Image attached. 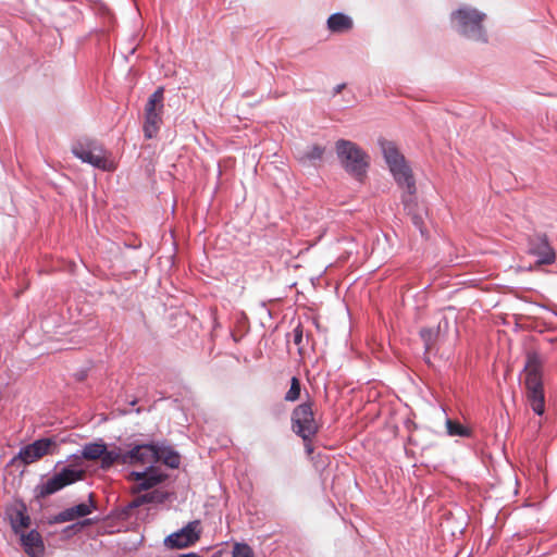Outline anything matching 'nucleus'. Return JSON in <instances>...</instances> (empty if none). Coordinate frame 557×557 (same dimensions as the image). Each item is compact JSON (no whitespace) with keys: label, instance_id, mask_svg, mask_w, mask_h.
<instances>
[{"label":"nucleus","instance_id":"nucleus-1","mask_svg":"<svg viewBox=\"0 0 557 557\" xmlns=\"http://www.w3.org/2000/svg\"><path fill=\"white\" fill-rule=\"evenodd\" d=\"M380 146L394 180L397 185L405 190L403 195V202L407 209L409 208L417 191L411 168L405 160V157L398 151L394 143L380 140Z\"/></svg>","mask_w":557,"mask_h":557},{"label":"nucleus","instance_id":"nucleus-2","mask_svg":"<svg viewBox=\"0 0 557 557\" xmlns=\"http://www.w3.org/2000/svg\"><path fill=\"white\" fill-rule=\"evenodd\" d=\"M485 14L479 10L461 5L450 15L451 27L461 36L478 42L487 41L486 30L483 26Z\"/></svg>","mask_w":557,"mask_h":557},{"label":"nucleus","instance_id":"nucleus-3","mask_svg":"<svg viewBox=\"0 0 557 557\" xmlns=\"http://www.w3.org/2000/svg\"><path fill=\"white\" fill-rule=\"evenodd\" d=\"M524 384L528 401L537 416L545 411V396L542 381V359L536 352H528L524 366Z\"/></svg>","mask_w":557,"mask_h":557},{"label":"nucleus","instance_id":"nucleus-4","mask_svg":"<svg viewBox=\"0 0 557 557\" xmlns=\"http://www.w3.org/2000/svg\"><path fill=\"white\" fill-rule=\"evenodd\" d=\"M336 153L343 168L357 180H361L369 165L367 153L355 143L345 139L336 143Z\"/></svg>","mask_w":557,"mask_h":557},{"label":"nucleus","instance_id":"nucleus-5","mask_svg":"<svg viewBox=\"0 0 557 557\" xmlns=\"http://www.w3.org/2000/svg\"><path fill=\"white\" fill-rule=\"evenodd\" d=\"M73 154L85 163L102 171H113V161L107 157V151L101 144L92 139L78 140L72 147Z\"/></svg>","mask_w":557,"mask_h":557},{"label":"nucleus","instance_id":"nucleus-6","mask_svg":"<svg viewBox=\"0 0 557 557\" xmlns=\"http://www.w3.org/2000/svg\"><path fill=\"white\" fill-rule=\"evenodd\" d=\"M84 475L82 470L72 467H65L52 476L41 481L34 487V496L36 499H44L50 495L58 493L64 487L79 481Z\"/></svg>","mask_w":557,"mask_h":557},{"label":"nucleus","instance_id":"nucleus-7","mask_svg":"<svg viewBox=\"0 0 557 557\" xmlns=\"http://www.w3.org/2000/svg\"><path fill=\"white\" fill-rule=\"evenodd\" d=\"M59 445L52 437H44L27 444L18 450L17 455L14 456L9 466L15 462H21L24 466L34 463L45 456H51L58 453Z\"/></svg>","mask_w":557,"mask_h":557},{"label":"nucleus","instance_id":"nucleus-8","mask_svg":"<svg viewBox=\"0 0 557 557\" xmlns=\"http://www.w3.org/2000/svg\"><path fill=\"white\" fill-rule=\"evenodd\" d=\"M164 88H157L149 97L145 107L144 135L151 139L157 136L162 124L164 109Z\"/></svg>","mask_w":557,"mask_h":557},{"label":"nucleus","instance_id":"nucleus-9","mask_svg":"<svg viewBox=\"0 0 557 557\" xmlns=\"http://www.w3.org/2000/svg\"><path fill=\"white\" fill-rule=\"evenodd\" d=\"M292 428L305 442H310L317 434L319 425L314 419L310 403L300 404L294 409L292 413Z\"/></svg>","mask_w":557,"mask_h":557},{"label":"nucleus","instance_id":"nucleus-10","mask_svg":"<svg viewBox=\"0 0 557 557\" xmlns=\"http://www.w3.org/2000/svg\"><path fill=\"white\" fill-rule=\"evenodd\" d=\"M158 445L139 444L132 449L124 451L123 465L127 466H145L147 469L153 468L158 462Z\"/></svg>","mask_w":557,"mask_h":557},{"label":"nucleus","instance_id":"nucleus-11","mask_svg":"<svg viewBox=\"0 0 557 557\" xmlns=\"http://www.w3.org/2000/svg\"><path fill=\"white\" fill-rule=\"evenodd\" d=\"M528 252L536 258L534 267L548 265L556 261V251L545 235L530 238Z\"/></svg>","mask_w":557,"mask_h":557},{"label":"nucleus","instance_id":"nucleus-12","mask_svg":"<svg viewBox=\"0 0 557 557\" xmlns=\"http://www.w3.org/2000/svg\"><path fill=\"white\" fill-rule=\"evenodd\" d=\"M199 521H191L180 531L170 534L164 543L171 548H184L196 543L199 539Z\"/></svg>","mask_w":557,"mask_h":557},{"label":"nucleus","instance_id":"nucleus-13","mask_svg":"<svg viewBox=\"0 0 557 557\" xmlns=\"http://www.w3.org/2000/svg\"><path fill=\"white\" fill-rule=\"evenodd\" d=\"M20 535L21 545L28 557H42L45 544L40 533L36 530L22 531Z\"/></svg>","mask_w":557,"mask_h":557},{"label":"nucleus","instance_id":"nucleus-14","mask_svg":"<svg viewBox=\"0 0 557 557\" xmlns=\"http://www.w3.org/2000/svg\"><path fill=\"white\" fill-rule=\"evenodd\" d=\"M94 509H96V505L92 498V494H89L88 503H82L62 510L54 517L53 521L58 523L73 521L76 518H82L90 515Z\"/></svg>","mask_w":557,"mask_h":557},{"label":"nucleus","instance_id":"nucleus-15","mask_svg":"<svg viewBox=\"0 0 557 557\" xmlns=\"http://www.w3.org/2000/svg\"><path fill=\"white\" fill-rule=\"evenodd\" d=\"M352 20L344 13H334L327 18V28L332 33H344L352 28Z\"/></svg>","mask_w":557,"mask_h":557},{"label":"nucleus","instance_id":"nucleus-16","mask_svg":"<svg viewBox=\"0 0 557 557\" xmlns=\"http://www.w3.org/2000/svg\"><path fill=\"white\" fill-rule=\"evenodd\" d=\"M164 479H165L164 474L160 473L154 468H149V469H147V473L144 476V479L141 480V482L137 483L134 486V492L148 491V490L157 486L158 484H160Z\"/></svg>","mask_w":557,"mask_h":557},{"label":"nucleus","instance_id":"nucleus-17","mask_svg":"<svg viewBox=\"0 0 557 557\" xmlns=\"http://www.w3.org/2000/svg\"><path fill=\"white\" fill-rule=\"evenodd\" d=\"M123 455L124 451L120 447H114V449L108 450L104 448L103 455L100 457V467L103 470L110 469L114 463L123 465Z\"/></svg>","mask_w":557,"mask_h":557},{"label":"nucleus","instance_id":"nucleus-18","mask_svg":"<svg viewBox=\"0 0 557 557\" xmlns=\"http://www.w3.org/2000/svg\"><path fill=\"white\" fill-rule=\"evenodd\" d=\"M106 444L100 440L94 443L85 444L81 449V456L86 460H97L104 453Z\"/></svg>","mask_w":557,"mask_h":557},{"label":"nucleus","instance_id":"nucleus-19","mask_svg":"<svg viewBox=\"0 0 557 557\" xmlns=\"http://www.w3.org/2000/svg\"><path fill=\"white\" fill-rule=\"evenodd\" d=\"M10 521L14 532L16 534H21V532L25 531V529L28 527L30 519L25 512V507L22 506L21 509H16L14 512L10 513Z\"/></svg>","mask_w":557,"mask_h":557},{"label":"nucleus","instance_id":"nucleus-20","mask_svg":"<svg viewBox=\"0 0 557 557\" xmlns=\"http://www.w3.org/2000/svg\"><path fill=\"white\" fill-rule=\"evenodd\" d=\"M158 461L162 460L168 467L175 469L180 466V455L170 447L158 446Z\"/></svg>","mask_w":557,"mask_h":557},{"label":"nucleus","instance_id":"nucleus-21","mask_svg":"<svg viewBox=\"0 0 557 557\" xmlns=\"http://www.w3.org/2000/svg\"><path fill=\"white\" fill-rule=\"evenodd\" d=\"M446 429L447 433L450 436H461V437H468L470 436V430L465 428L458 422H454L450 419L446 420Z\"/></svg>","mask_w":557,"mask_h":557},{"label":"nucleus","instance_id":"nucleus-22","mask_svg":"<svg viewBox=\"0 0 557 557\" xmlns=\"http://www.w3.org/2000/svg\"><path fill=\"white\" fill-rule=\"evenodd\" d=\"M324 154V148L318 145H313L308 148L307 151L304 152L302 157L300 158L301 161H309L314 162L318 160H321Z\"/></svg>","mask_w":557,"mask_h":557},{"label":"nucleus","instance_id":"nucleus-23","mask_svg":"<svg viewBox=\"0 0 557 557\" xmlns=\"http://www.w3.org/2000/svg\"><path fill=\"white\" fill-rule=\"evenodd\" d=\"M299 396H300V382L296 376H293L292 381H290V387L287 391V393L285 394L284 398L286 401H295L299 398Z\"/></svg>","mask_w":557,"mask_h":557},{"label":"nucleus","instance_id":"nucleus-24","mask_svg":"<svg viewBox=\"0 0 557 557\" xmlns=\"http://www.w3.org/2000/svg\"><path fill=\"white\" fill-rule=\"evenodd\" d=\"M442 327V322L438 324L437 331H434L432 329H423L420 332V335L422 339L424 341L426 349H430L434 339L440 335V331Z\"/></svg>","mask_w":557,"mask_h":557},{"label":"nucleus","instance_id":"nucleus-25","mask_svg":"<svg viewBox=\"0 0 557 557\" xmlns=\"http://www.w3.org/2000/svg\"><path fill=\"white\" fill-rule=\"evenodd\" d=\"M232 554L233 557H255L251 547L245 543H236Z\"/></svg>","mask_w":557,"mask_h":557},{"label":"nucleus","instance_id":"nucleus-26","mask_svg":"<svg viewBox=\"0 0 557 557\" xmlns=\"http://www.w3.org/2000/svg\"><path fill=\"white\" fill-rule=\"evenodd\" d=\"M294 344L298 347V351L300 355L304 354L305 349V337H304V329L300 324H298L293 331Z\"/></svg>","mask_w":557,"mask_h":557},{"label":"nucleus","instance_id":"nucleus-27","mask_svg":"<svg viewBox=\"0 0 557 557\" xmlns=\"http://www.w3.org/2000/svg\"><path fill=\"white\" fill-rule=\"evenodd\" d=\"M147 473V469L145 471H132L129 473V480H133L137 483L141 482V480L144 479V476L146 475Z\"/></svg>","mask_w":557,"mask_h":557},{"label":"nucleus","instance_id":"nucleus-28","mask_svg":"<svg viewBox=\"0 0 557 557\" xmlns=\"http://www.w3.org/2000/svg\"><path fill=\"white\" fill-rule=\"evenodd\" d=\"M412 222H413V224H414L417 227H419V228H420V232L423 234V231H422V228H421V225H422V220H421V218H420L419 215L414 214V215L412 216Z\"/></svg>","mask_w":557,"mask_h":557},{"label":"nucleus","instance_id":"nucleus-29","mask_svg":"<svg viewBox=\"0 0 557 557\" xmlns=\"http://www.w3.org/2000/svg\"><path fill=\"white\" fill-rule=\"evenodd\" d=\"M138 500H139L140 504L150 503V502H152V495L151 494H145V495L140 496Z\"/></svg>","mask_w":557,"mask_h":557},{"label":"nucleus","instance_id":"nucleus-30","mask_svg":"<svg viewBox=\"0 0 557 557\" xmlns=\"http://www.w3.org/2000/svg\"><path fill=\"white\" fill-rule=\"evenodd\" d=\"M345 88V84H338L334 87V95L339 94Z\"/></svg>","mask_w":557,"mask_h":557},{"label":"nucleus","instance_id":"nucleus-31","mask_svg":"<svg viewBox=\"0 0 557 557\" xmlns=\"http://www.w3.org/2000/svg\"><path fill=\"white\" fill-rule=\"evenodd\" d=\"M178 557H200V556L197 554H194V553H188V554L180 555Z\"/></svg>","mask_w":557,"mask_h":557},{"label":"nucleus","instance_id":"nucleus-32","mask_svg":"<svg viewBox=\"0 0 557 557\" xmlns=\"http://www.w3.org/2000/svg\"><path fill=\"white\" fill-rule=\"evenodd\" d=\"M306 449H307V451H308L309 454L312 451V448H311V446H309V445H306Z\"/></svg>","mask_w":557,"mask_h":557},{"label":"nucleus","instance_id":"nucleus-33","mask_svg":"<svg viewBox=\"0 0 557 557\" xmlns=\"http://www.w3.org/2000/svg\"><path fill=\"white\" fill-rule=\"evenodd\" d=\"M443 322H444L445 326H447L448 321L446 319H444Z\"/></svg>","mask_w":557,"mask_h":557}]
</instances>
